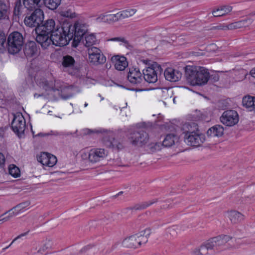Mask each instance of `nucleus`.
<instances>
[{
	"mask_svg": "<svg viewBox=\"0 0 255 255\" xmlns=\"http://www.w3.org/2000/svg\"><path fill=\"white\" fill-rule=\"evenodd\" d=\"M64 22L61 27L56 26V29L53 31V34L47 39H45V42H42V47L43 49L47 48L51 44L56 46H64L68 44L69 42L72 39L73 35L72 33L67 32V30L64 29Z\"/></svg>",
	"mask_w": 255,
	"mask_h": 255,
	"instance_id": "nucleus-1",
	"label": "nucleus"
},
{
	"mask_svg": "<svg viewBox=\"0 0 255 255\" xmlns=\"http://www.w3.org/2000/svg\"><path fill=\"white\" fill-rule=\"evenodd\" d=\"M185 73L188 82L193 86L205 85L210 78L208 70L202 67H187Z\"/></svg>",
	"mask_w": 255,
	"mask_h": 255,
	"instance_id": "nucleus-2",
	"label": "nucleus"
},
{
	"mask_svg": "<svg viewBox=\"0 0 255 255\" xmlns=\"http://www.w3.org/2000/svg\"><path fill=\"white\" fill-rule=\"evenodd\" d=\"M64 29L73 35V46L77 47L88 30L87 25L85 23L77 22L73 25L69 21H64Z\"/></svg>",
	"mask_w": 255,
	"mask_h": 255,
	"instance_id": "nucleus-3",
	"label": "nucleus"
},
{
	"mask_svg": "<svg viewBox=\"0 0 255 255\" xmlns=\"http://www.w3.org/2000/svg\"><path fill=\"white\" fill-rule=\"evenodd\" d=\"M56 29L55 27V23L53 19H48L45 22L41 25H39L36 28V32L37 36L36 38V41L39 43L42 46V42H45V39H47L53 34V31Z\"/></svg>",
	"mask_w": 255,
	"mask_h": 255,
	"instance_id": "nucleus-4",
	"label": "nucleus"
},
{
	"mask_svg": "<svg viewBox=\"0 0 255 255\" xmlns=\"http://www.w3.org/2000/svg\"><path fill=\"white\" fill-rule=\"evenodd\" d=\"M149 234V230H145L138 234L130 236L123 241V245L127 248H138L141 243L145 244L147 242V236Z\"/></svg>",
	"mask_w": 255,
	"mask_h": 255,
	"instance_id": "nucleus-5",
	"label": "nucleus"
},
{
	"mask_svg": "<svg viewBox=\"0 0 255 255\" xmlns=\"http://www.w3.org/2000/svg\"><path fill=\"white\" fill-rule=\"evenodd\" d=\"M23 44L22 34L17 31L11 33L7 39V50L9 53L14 54L21 49Z\"/></svg>",
	"mask_w": 255,
	"mask_h": 255,
	"instance_id": "nucleus-6",
	"label": "nucleus"
},
{
	"mask_svg": "<svg viewBox=\"0 0 255 255\" xmlns=\"http://www.w3.org/2000/svg\"><path fill=\"white\" fill-rule=\"evenodd\" d=\"M162 71L161 66L155 63L143 70V78L149 83H154L157 81L158 75H160Z\"/></svg>",
	"mask_w": 255,
	"mask_h": 255,
	"instance_id": "nucleus-7",
	"label": "nucleus"
},
{
	"mask_svg": "<svg viewBox=\"0 0 255 255\" xmlns=\"http://www.w3.org/2000/svg\"><path fill=\"white\" fill-rule=\"evenodd\" d=\"M25 127V120L22 114L17 113L14 114L11 123V128L18 137H22L24 134Z\"/></svg>",
	"mask_w": 255,
	"mask_h": 255,
	"instance_id": "nucleus-8",
	"label": "nucleus"
},
{
	"mask_svg": "<svg viewBox=\"0 0 255 255\" xmlns=\"http://www.w3.org/2000/svg\"><path fill=\"white\" fill-rule=\"evenodd\" d=\"M34 11L24 20L25 24L29 27H38L43 19V13L40 8L34 9Z\"/></svg>",
	"mask_w": 255,
	"mask_h": 255,
	"instance_id": "nucleus-9",
	"label": "nucleus"
},
{
	"mask_svg": "<svg viewBox=\"0 0 255 255\" xmlns=\"http://www.w3.org/2000/svg\"><path fill=\"white\" fill-rule=\"evenodd\" d=\"M89 61L94 65H98L104 63L106 58L101 50L96 47H91L88 49Z\"/></svg>",
	"mask_w": 255,
	"mask_h": 255,
	"instance_id": "nucleus-10",
	"label": "nucleus"
},
{
	"mask_svg": "<svg viewBox=\"0 0 255 255\" xmlns=\"http://www.w3.org/2000/svg\"><path fill=\"white\" fill-rule=\"evenodd\" d=\"M129 139L132 144L142 146L147 143L149 136L145 131L140 129L131 133Z\"/></svg>",
	"mask_w": 255,
	"mask_h": 255,
	"instance_id": "nucleus-11",
	"label": "nucleus"
},
{
	"mask_svg": "<svg viewBox=\"0 0 255 255\" xmlns=\"http://www.w3.org/2000/svg\"><path fill=\"white\" fill-rule=\"evenodd\" d=\"M232 240V237L227 235H221L212 238L207 241L208 248L219 250L223 248L227 243Z\"/></svg>",
	"mask_w": 255,
	"mask_h": 255,
	"instance_id": "nucleus-12",
	"label": "nucleus"
},
{
	"mask_svg": "<svg viewBox=\"0 0 255 255\" xmlns=\"http://www.w3.org/2000/svg\"><path fill=\"white\" fill-rule=\"evenodd\" d=\"M221 122L224 125L232 127L236 125L239 120L238 113L234 110L224 111L220 118Z\"/></svg>",
	"mask_w": 255,
	"mask_h": 255,
	"instance_id": "nucleus-13",
	"label": "nucleus"
},
{
	"mask_svg": "<svg viewBox=\"0 0 255 255\" xmlns=\"http://www.w3.org/2000/svg\"><path fill=\"white\" fill-rule=\"evenodd\" d=\"M107 152L103 148L91 149L88 155L90 162L95 163L104 159L107 155Z\"/></svg>",
	"mask_w": 255,
	"mask_h": 255,
	"instance_id": "nucleus-14",
	"label": "nucleus"
},
{
	"mask_svg": "<svg viewBox=\"0 0 255 255\" xmlns=\"http://www.w3.org/2000/svg\"><path fill=\"white\" fill-rule=\"evenodd\" d=\"M127 78L128 81L134 85H138L143 81L142 74L138 68L129 69Z\"/></svg>",
	"mask_w": 255,
	"mask_h": 255,
	"instance_id": "nucleus-15",
	"label": "nucleus"
},
{
	"mask_svg": "<svg viewBox=\"0 0 255 255\" xmlns=\"http://www.w3.org/2000/svg\"><path fill=\"white\" fill-rule=\"evenodd\" d=\"M186 142L191 146H198L205 141L204 135L195 132L189 133L186 138Z\"/></svg>",
	"mask_w": 255,
	"mask_h": 255,
	"instance_id": "nucleus-16",
	"label": "nucleus"
},
{
	"mask_svg": "<svg viewBox=\"0 0 255 255\" xmlns=\"http://www.w3.org/2000/svg\"><path fill=\"white\" fill-rule=\"evenodd\" d=\"M37 160L43 165L53 167L57 162L55 156L47 152H43L37 157Z\"/></svg>",
	"mask_w": 255,
	"mask_h": 255,
	"instance_id": "nucleus-17",
	"label": "nucleus"
},
{
	"mask_svg": "<svg viewBox=\"0 0 255 255\" xmlns=\"http://www.w3.org/2000/svg\"><path fill=\"white\" fill-rule=\"evenodd\" d=\"M30 202L28 201L22 202L15 207H13L9 210L5 212L2 216L9 213V215L7 217H8V220L12 217L17 215L20 213H22L26 210V208L30 205Z\"/></svg>",
	"mask_w": 255,
	"mask_h": 255,
	"instance_id": "nucleus-18",
	"label": "nucleus"
},
{
	"mask_svg": "<svg viewBox=\"0 0 255 255\" xmlns=\"http://www.w3.org/2000/svg\"><path fill=\"white\" fill-rule=\"evenodd\" d=\"M106 135L103 138V143L107 147L117 148V149H121L122 147V145L118 142L113 137V133L110 131H105Z\"/></svg>",
	"mask_w": 255,
	"mask_h": 255,
	"instance_id": "nucleus-19",
	"label": "nucleus"
},
{
	"mask_svg": "<svg viewBox=\"0 0 255 255\" xmlns=\"http://www.w3.org/2000/svg\"><path fill=\"white\" fill-rule=\"evenodd\" d=\"M111 60L114 63L115 68L118 70L123 71L128 66L127 59L124 56H114L112 57Z\"/></svg>",
	"mask_w": 255,
	"mask_h": 255,
	"instance_id": "nucleus-20",
	"label": "nucleus"
},
{
	"mask_svg": "<svg viewBox=\"0 0 255 255\" xmlns=\"http://www.w3.org/2000/svg\"><path fill=\"white\" fill-rule=\"evenodd\" d=\"M165 79L170 82L178 81L182 76V74L177 70L171 68H167L164 73Z\"/></svg>",
	"mask_w": 255,
	"mask_h": 255,
	"instance_id": "nucleus-21",
	"label": "nucleus"
},
{
	"mask_svg": "<svg viewBox=\"0 0 255 255\" xmlns=\"http://www.w3.org/2000/svg\"><path fill=\"white\" fill-rule=\"evenodd\" d=\"M38 49L36 44L34 41L28 42L24 48V53L27 57H34L37 55Z\"/></svg>",
	"mask_w": 255,
	"mask_h": 255,
	"instance_id": "nucleus-22",
	"label": "nucleus"
},
{
	"mask_svg": "<svg viewBox=\"0 0 255 255\" xmlns=\"http://www.w3.org/2000/svg\"><path fill=\"white\" fill-rule=\"evenodd\" d=\"M224 133V128L221 125H215L210 128L207 134L210 137H220Z\"/></svg>",
	"mask_w": 255,
	"mask_h": 255,
	"instance_id": "nucleus-23",
	"label": "nucleus"
},
{
	"mask_svg": "<svg viewBox=\"0 0 255 255\" xmlns=\"http://www.w3.org/2000/svg\"><path fill=\"white\" fill-rule=\"evenodd\" d=\"M62 67L65 69H73L75 65L74 58L69 55L63 56L61 60Z\"/></svg>",
	"mask_w": 255,
	"mask_h": 255,
	"instance_id": "nucleus-24",
	"label": "nucleus"
},
{
	"mask_svg": "<svg viewBox=\"0 0 255 255\" xmlns=\"http://www.w3.org/2000/svg\"><path fill=\"white\" fill-rule=\"evenodd\" d=\"M23 3L27 10H32L39 8L41 4V0H23Z\"/></svg>",
	"mask_w": 255,
	"mask_h": 255,
	"instance_id": "nucleus-25",
	"label": "nucleus"
},
{
	"mask_svg": "<svg viewBox=\"0 0 255 255\" xmlns=\"http://www.w3.org/2000/svg\"><path fill=\"white\" fill-rule=\"evenodd\" d=\"M243 105L250 110H252L255 108V97L251 96H245L243 98Z\"/></svg>",
	"mask_w": 255,
	"mask_h": 255,
	"instance_id": "nucleus-26",
	"label": "nucleus"
},
{
	"mask_svg": "<svg viewBox=\"0 0 255 255\" xmlns=\"http://www.w3.org/2000/svg\"><path fill=\"white\" fill-rule=\"evenodd\" d=\"M96 36L94 34H86L84 39H83V43L87 47H93V45L97 42Z\"/></svg>",
	"mask_w": 255,
	"mask_h": 255,
	"instance_id": "nucleus-27",
	"label": "nucleus"
},
{
	"mask_svg": "<svg viewBox=\"0 0 255 255\" xmlns=\"http://www.w3.org/2000/svg\"><path fill=\"white\" fill-rule=\"evenodd\" d=\"M232 9L230 6H224L213 10L212 13L215 17H220L229 13Z\"/></svg>",
	"mask_w": 255,
	"mask_h": 255,
	"instance_id": "nucleus-28",
	"label": "nucleus"
},
{
	"mask_svg": "<svg viewBox=\"0 0 255 255\" xmlns=\"http://www.w3.org/2000/svg\"><path fill=\"white\" fill-rule=\"evenodd\" d=\"M9 7L7 0H0V20L4 19L7 16Z\"/></svg>",
	"mask_w": 255,
	"mask_h": 255,
	"instance_id": "nucleus-29",
	"label": "nucleus"
},
{
	"mask_svg": "<svg viewBox=\"0 0 255 255\" xmlns=\"http://www.w3.org/2000/svg\"><path fill=\"white\" fill-rule=\"evenodd\" d=\"M178 141V137L174 134H168L164 138L162 144L166 147H170Z\"/></svg>",
	"mask_w": 255,
	"mask_h": 255,
	"instance_id": "nucleus-30",
	"label": "nucleus"
},
{
	"mask_svg": "<svg viewBox=\"0 0 255 255\" xmlns=\"http://www.w3.org/2000/svg\"><path fill=\"white\" fill-rule=\"evenodd\" d=\"M229 217L232 223L236 224L241 222L244 219V215L236 211H231Z\"/></svg>",
	"mask_w": 255,
	"mask_h": 255,
	"instance_id": "nucleus-31",
	"label": "nucleus"
},
{
	"mask_svg": "<svg viewBox=\"0 0 255 255\" xmlns=\"http://www.w3.org/2000/svg\"><path fill=\"white\" fill-rule=\"evenodd\" d=\"M61 1V0H43V3L49 9L54 10L59 5Z\"/></svg>",
	"mask_w": 255,
	"mask_h": 255,
	"instance_id": "nucleus-32",
	"label": "nucleus"
},
{
	"mask_svg": "<svg viewBox=\"0 0 255 255\" xmlns=\"http://www.w3.org/2000/svg\"><path fill=\"white\" fill-rule=\"evenodd\" d=\"M24 8H26L25 7L23 4H22L21 0H17L15 3V6L13 9V14L15 16H19L22 14Z\"/></svg>",
	"mask_w": 255,
	"mask_h": 255,
	"instance_id": "nucleus-33",
	"label": "nucleus"
},
{
	"mask_svg": "<svg viewBox=\"0 0 255 255\" xmlns=\"http://www.w3.org/2000/svg\"><path fill=\"white\" fill-rule=\"evenodd\" d=\"M136 12L134 8H128L119 12L120 19L129 17L132 16Z\"/></svg>",
	"mask_w": 255,
	"mask_h": 255,
	"instance_id": "nucleus-34",
	"label": "nucleus"
},
{
	"mask_svg": "<svg viewBox=\"0 0 255 255\" xmlns=\"http://www.w3.org/2000/svg\"><path fill=\"white\" fill-rule=\"evenodd\" d=\"M213 250L212 248H208L207 241L202 245L199 249H197L194 251V255H205L208 254V250Z\"/></svg>",
	"mask_w": 255,
	"mask_h": 255,
	"instance_id": "nucleus-35",
	"label": "nucleus"
},
{
	"mask_svg": "<svg viewBox=\"0 0 255 255\" xmlns=\"http://www.w3.org/2000/svg\"><path fill=\"white\" fill-rule=\"evenodd\" d=\"M38 84L45 91L54 90L52 82H48L47 80L43 79L39 82Z\"/></svg>",
	"mask_w": 255,
	"mask_h": 255,
	"instance_id": "nucleus-36",
	"label": "nucleus"
},
{
	"mask_svg": "<svg viewBox=\"0 0 255 255\" xmlns=\"http://www.w3.org/2000/svg\"><path fill=\"white\" fill-rule=\"evenodd\" d=\"M157 201L156 199H152V200L146 201L144 202L141 203L139 204L136 205L134 207V209L135 210H142L145 209L153 204L156 203Z\"/></svg>",
	"mask_w": 255,
	"mask_h": 255,
	"instance_id": "nucleus-37",
	"label": "nucleus"
},
{
	"mask_svg": "<svg viewBox=\"0 0 255 255\" xmlns=\"http://www.w3.org/2000/svg\"><path fill=\"white\" fill-rule=\"evenodd\" d=\"M8 171L9 174L14 178L19 177L20 175V171L19 168L14 164L9 165Z\"/></svg>",
	"mask_w": 255,
	"mask_h": 255,
	"instance_id": "nucleus-38",
	"label": "nucleus"
},
{
	"mask_svg": "<svg viewBox=\"0 0 255 255\" xmlns=\"http://www.w3.org/2000/svg\"><path fill=\"white\" fill-rule=\"evenodd\" d=\"M254 20L251 18H247L243 20L237 21V25L238 28L247 27L251 25Z\"/></svg>",
	"mask_w": 255,
	"mask_h": 255,
	"instance_id": "nucleus-39",
	"label": "nucleus"
},
{
	"mask_svg": "<svg viewBox=\"0 0 255 255\" xmlns=\"http://www.w3.org/2000/svg\"><path fill=\"white\" fill-rule=\"evenodd\" d=\"M61 16L65 17L73 18L75 16V13L71 9H67L60 12Z\"/></svg>",
	"mask_w": 255,
	"mask_h": 255,
	"instance_id": "nucleus-40",
	"label": "nucleus"
},
{
	"mask_svg": "<svg viewBox=\"0 0 255 255\" xmlns=\"http://www.w3.org/2000/svg\"><path fill=\"white\" fill-rule=\"evenodd\" d=\"M106 17L107 22L116 21L120 19L119 12L116 14H106Z\"/></svg>",
	"mask_w": 255,
	"mask_h": 255,
	"instance_id": "nucleus-41",
	"label": "nucleus"
},
{
	"mask_svg": "<svg viewBox=\"0 0 255 255\" xmlns=\"http://www.w3.org/2000/svg\"><path fill=\"white\" fill-rule=\"evenodd\" d=\"M6 37L4 33L0 31V50L4 47Z\"/></svg>",
	"mask_w": 255,
	"mask_h": 255,
	"instance_id": "nucleus-42",
	"label": "nucleus"
},
{
	"mask_svg": "<svg viewBox=\"0 0 255 255\" xmlns=\"http://www.w3.org/2000/svg\"><path fill=\"white\" fill-rule=\"evenodd\" d=\"M96 248H90L86 247L82 249L81 251V253H87L88 255H91L94 253Z\"/></svg>",
	"mask_w": 255,
	"mask_h": 255,
	"instance_id": "nucleus-43",
	"label": "nucleus"
},
{
	"mask_svg": "<svg viewBox=\"0 0 255 255\" xmlns=\"http://www.w3.org/2000/svg\"><path fill=\"white\" fill-rule=\"evenodd\" d=\"M29 233V231H28L27 232H25V233H22V234H21L20 235H18V236H17L15 238H14V239L13 240V241L11 242V243L10 244V245L6 247V248H4L3 250H5L7 249H8L10 246H11V245L15 241H16L17 240L19 239H21L22 237H24L25 236H26L28 233Z\"/></svg>",
	"mask_w": 255,
	"mask_h": 255,
	"instance_id": "nucleus-44",
	"label": "nucleus"
},
{
	"mask_svg": "<svg viewBox=\"0 0 255 255\" xmlns=\"http://www.w3.org/2000/svg\"><path fill=\"white\" fill-rule=\"evenodd\" d=\"M240 239H237L235 240L236 245H234L233 246L230 245L229 247H225L224 249H238L239 248L240 246L242 244V243L240 242Z\"/></svg>",
	"mask_w": 255,
	"mask_h": 255,
	"instance_id": "nucleus-45",
	"label": "nucleus"
},
{
	"mask_svg": "<svg viewBox=\"0 0 255 255\" xmlns=\"http://www.w3.org/2000/svg\"><path fill=\"white\" fill-rule=\"evenodd\" d=\"M106 14H101L99 17L96 18V20L98 22H107Z\"/></svg>",
	"mask_w": 255,
	"mask_h": 255,
	"instance_id": "nucleus-46",
	"label": "nucleus"
},
{
	"mask_svg": "<svg viewBox=\"0 0 255 255\" xmlns=\"http://www.w3.org/2000/svg\"><path fill=\"white\" fill-rule=\"evenodd\" d=\"M5 162V159L4 155L1 152H0V167L3 168L4 166Z\"/></svg>",
	"mask_w": 255,
	"mask_h": 255,
	"instance_id": "nucleus-47",
	"label": "nucleus"
},
{
	"mask_svg": "<svg viewBox=\"0 0 255 255\" xmlns=\"http://www.w3.org/2000/svg\"><path fill=\"white\" fill-rule=\"evenodd\" d=\"M108 41H118V42H123V43H127V41L125 40V39L124 38H122V37L113 38L110 39H109Z\"/></svg>",
	"mask_w": 255,
	"mask_h": 255,
	"instance_id": "nucleus-48",
	"label": "nucleus"
},
{
	"mask_svg": "<svg viewBox=\"0 0 255 255\" xmlns=\"http://www.w3.org/2000/svg\"><path fill=\"white\" fill-rule=\"evenodd\" d=\"M49 247H50V243L49 242L46 243L43 245L42 248H41L40 249H39L38 252L42 253V252L44 251L45 250L47 249Z\"/></svg>",
	"mask_w": 255,
	"mask_h": 255,
	"instance_id": "nucleus-49",
	"label": "nucleus"
},
{
	"mask_svg": "<svg viewBox=\"0 0 255 255\" xmlns=\"http://www.w3.org/2000/svg\"><path fill=\"white\" fill-rule=\"evenodd\" d=\"M236 22L231 23L228 25H227V30L228 29H234L238 28L237 25H236Z\"/></svg>",
	"mask_w": 255,
	"mask_h": 255,
	"instance_id": "nucleus-50",
	"label": "nucleus"
},
{
	"mask_svg": "<svg viewBox=\"0 0 255 255\" xmlns=\"http://www.w3.org/2000/svg\"><path fill=\"white\" fill-rule=\"evenodd\" d=\"M46 136H49V135H55V136H58L60 135V134L56 131H51L49 132L46 133Z\"/></svg>",
	"mask_w": 255,
	"mask_h": 255,
	"instance_id": "nucleus-51",
	"label": "nucleus"
},
{
	"mask_svg": "<svg viewBox=\"0 0 255 255\" xmlns=\"http://www.w3.org/2000/svg\"><path fill=\"white\" fill-rule=\"evenodd\" d=\"M168 232L172 234L173 236H175L176 233H175V229L174 228H171L168 229Z\"/></svg>",
	"mask_w": 255,
	"mask_h": 255,
	"instance_id": "nucleus-52",
	"label": "nucleus"
},
{
	"mask_svg": "<svg viewBox=\"0 0 255 255\" xmlns=\"http://www.w3.org/2000/svg\"><path fill=\"white\" fill-rule=\"evenodd\" d=\"M227 25H221L217 26L218 29L220 30H227Z\"/></svg>",
	"mask_w": 255,
	"mask_h": 255,
	"instance_id": "nucleus-53",
	"label": "nucleus"
},
{
	"mask_svg": "<svg viewBox=\"0 0 255 255\" xmlns=\"http://www.w3.org/2000/svg\"><path fill=\"white\" fill-rule=\"evenodd\" d=\"M8 220V217H4L2 219H0V224H1L4 221H6Z\"/></svg>",
	"mask_w": 255,
	"mask_h": 255,
	"instance_id": "nucleus-54",
	"label": "nucleus"
},
{
	"mask_svg": "<svg viewBox=\"0 0 255 255\" xmlns=\"http://www.w3.org/2000/svg\"><path fill=\"white\" fill-rule=\"evenodd\" d=\"M251 75L255 78V68L252 69L250 72Z\"/></svg>",
	"mask_w": 255,
	"mask_h": 255,
	"instance_id": "nucleus-55",
	"label": "nucleus"
},
{
	"mask_svg": "<svg viewBox=\"0 0 255 255\" xmlns=\"http://www.w3.org/2000/svg\"><path fill=\"white\" fill-rule=\"evenodd\" d=\"M72 96H73V94L70 93V94H68V95L67 96H63V98L64 99H68V98H70V97H72Z\"/></svg>",
	"mask_w": 255,
	"mask_h": 255,
	"instance_id": "nucleus-56",
	"label": "nucleus"
},
{
	"mask_svg": "<svg viewBox=\"0 0 255 255\" xmlns=\"http://www.w3.org/2000/svg\"><path fill=\"white\" fill-rule=\"evenodd\" d=\"M45 134H46V133H44L42 132H40L37 135L39 136H46V135H45Z\"/></svg>",
	"mask_w": 255,
	"mask_h": 255,
	"instance_id": "nucleus-57",
	"label": "nucleus"
},
{
	"mask_svg": "<svg viewBox=\"0 0 255 255\" xmlns=\"http://www.w3.org/2000/svg\"><path fill=\"white\" fill-rule=\"evenodd\" d=\"M42 96V95H40V94H35L34 95V97L35 98H38V97H39L40 96Z\"/></svg>",
	"mask_w": 255,
	"mask_h": 255,
	"instance_id": "nucleus-58",
	"label": "nucleus"
},
{
	"mask_svg": "<svg viewBox=\"0 0 255 255\" xmlns=\"http://www.w3.org/2000/svg\"><path fill=\"white\" fill-rule=\"evenodd\" d=\"M250 16H255V11H252L249 14Z\"/></svg>",
	"mask_w": 255,
	"mask_h": 255,
	"instance_id": "nucleus-59",
	"label": "nucleus"
},
{
	"mask_svg": "<svg viewBox=\"0 0 255 255\" xmlns=\"http://www.w3.org/2000/svg\"><path fill=\"white\" fill-rule=\"evenodd\" d=\"M88 103H85V104H84V107H87V106H88Z\"/></svg>",
	"mask_w": 255,
	"mask_h": 255,
	"instance_id": "nucleus-60",
	"label": "nucleus"
},
{
	"mask_svg": "<svg viewBox=\"0 0 255 255\" xmlns=\"http://www.w3.org/2000/svg\"><path fill=\"white\" fill-rule=\"evenodd\" d=\"M122 193H123V192H120L118 193V195H120V194H122Z\"/></svg>",
	"mask_w": 255,
	"mask_h": 255,
	"instance_id": "nucleus-61",
	"label": "nucleus"
}]
</instances>
